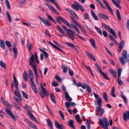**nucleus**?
Segmentation results:
<instances>
[{
  "label": "nucleus",
  "mask_w": 129,
  "mask_h": 129,
  "mask_svg": "<svg viewBox=\"0 0 129 129\" xmlns=\"http://www.w3.org/2000/svg\"><path fill=\"white\" fill-rule=\"evenodd\" d=\"M61 20L67 26L69 27L72 28V26L65 19L63 18L62 17L61 18Z\"/></svg>",
  "instance_id": "a211bd4d"
},
{
  "label": "nucleus",
  "mask_w": 129,
  "mask_h": 129,
  "mask_svg": "<svg viewBox=\"0 0 129 129\" xmlns=\"http://www.w3.org/2000/svg\"><path fill=\"white\" fill-rule=\"evenodd\" d=\"M65 10L69 12L71 14H72L74 12V11L72 10H71L69 8H66Z\"/></svg>",
  "instance_id": "bf43d9fd"
},
{
  "label": "nucleus",
  "mask_w": 129,
  "mask_h": 129,
  "mask_svg": "<svg viewBox=\"0 0 129 129\" xmlns=\"http://www.w3.org/2000/svg\"><path fill=\"white\" fill-rule=\"evenodd\" d=\"M14 93L16 96L20 100H22V99L21 96L15 90L14 91Z\"/></svg>",
  "instance_id": "37998d69"
},
{
  "label": "nucleus",
  "mask_w": 129,
  "mask_h": 129,
  "mask_svg": "<svg viewBox=\"0 0 129 129\" xmlns=\"http://www.w3.org/2000/svg\"><path fill=\"white\" fill-rule=\"evenodd\" d=\"M58 111L61 118L63 120H65V119L64 117L63 114L62 112L60 110H59Z\"/></svg>",
  "instance_id": "8fccbe9b"
},
{
  "label": "nucleus",
  "mask_w": 129,
  "mask_h": 129,
  "mask_svg": "<svg viewBox=\"0 0 129 129\" xmlns=\"http://www.w3.org/2000/svg\"><path fill=\"white\" fill-rule=\"evenodd\" d=\"M65 44L71 47L74 49V51L77 53H79V52L77 50L76 48L75 47V46L73 44L71 43H69L67 42H65Z\"/></svg>",
  "instance_id": "ddd939ff"
},
{
  "label": "nucleus",
  "mask_w": 129,
  "mask_h": 129,
  "mask_svg": "<svg viewBox=\"0 0 129 129\" xmlns=\"http://www.w3.org/2000/svg\"><path fill=\"white\" fill-rule=\"evenodd\" d=\"M61 26H62V28L65 31L66 33H67L68 32H71V33L72 34H73L74 35L75 33L74 31L70 29H68L67 27L66 26H64V25H62Z\"/></svg>",
  "instance_id": "aec40b11"
},
{
  "label": "nucleus",
  "mask_w": 129,
  "mask_h": 129,
  "mask_svg": "<svg viewBox=\"0 0 129 129\" xmlns=\"http://www.w3.org/2000/svg\"><path fill=\"white\" fill-rule=\"evenodd\" d=\"M122 71V68H119L117 71L118 76L117 77H120L121 74V72Z\"/></svg>",
  "instance_id": "de8ad7c7"
},
{
  "label": "nucleus",
  "mask_w": 129,
  "mask_h": 129,
  "mask_svg": "<svg viewBox=\"0 0 129 129\" xmlns=\"http://www.w3.org/2000/svg\"><path fill=\"white\" fill-rule=\"evenodd\" d=\"M100 123L102 127L104 129H108V127L109 126V124L108 121L105 118H103L102 119L101 118L99 119Z\"/></svg>",
  "instance_id": "20e7f679"
},
{
  "label": "nucleus",
  "mask_w": 129,
  "mask_h": 129,
  "mask_svg": "<svg viewBox=\"0 0 129 129\" xmlns=\"http://www.w3.org/2000/svg\"><path fill=\"white\" fill-rule=\"evenodd\" d=\"M5 111L6 113L12 118V119L15 121H16V118L12 112L10 110H8L7 109H5Z\"/></svg>",
  "instance_id": "6e6552de"
},
{
  "label": "nucleus",
  "mask_w": 129,
  "mask_h": 129,
  "mask_svg": "<svg viewBox=\"0 0 129 129\" xmlns=\"http://www.w3.org/2000/svg\"><path fill=\"white\" fill-rule=\"evenodd\" d=\"M48 43L50 44H51L55 48L57 49V50H59V51H60L61 52L64 54H65V55L66 54V53L65 52H63L58 47H57L55 45H54V44H52L51 42L48 41Z\"/></svg>",
  "instance_id": "b1692460"
},
{
  "label": "nucleus",
  "mask_w": 129,
  "mask_h": 129,
  "mask_svg": "<svg viewBox=\"0 0 129 129\" xmlns=\"http://www.w3.org/2000/svg\"><path fill=\"white\" fill-rule=\"evenodd\" d=\"M109 70L111 75L114 77H115L116 74V71L112 69H110Z\"/></svg>",
  "instance_id": "bb28decb"
},
{
  "label": "nucleus",
  "mask_w": 129,
  "mask_h": 129,
  "mask_svg": "<svg viewBox=\"0 0 129 129\" xmlns=\"http://www.w3.org/2000/svg\"><path fill=\"white\" fill-rule=\"evenodd\" d=\"M120 77H117V82L118 84L120 85H122L123 84V82L120 79Z\"/></svg>",
  "instance_id": "3c124183"
},
{
  "label": "nucleus",
  "mask_w": 129,
  "mask_h": 129,
  "mask_svg": "<svg viewBox=\"0 0 129 129\" xmlns=\"http://www.w3.org/2000/svg\"><path fill=\"white\" fill-rule=\"evenodd\" d=\"M86 53L87 55L91 59L94 61H96V59H95L94 56H93L92 54L90 53V52L88 51L86 52Z\"/></svg>",
  "instance_id": "cd10ccee"
},
{
  "label": "nucleus",
  "mask_w": 129,
  "mask_h": 129,
  "mask_svg": "<svg viewBox=\"0 0 129 129\" xmlns=\"http://www.w3.org/2000/svg\"><path fill=\"white\" fill-rule=\"evenodd\" d=\"M102 99L101 97H99L97 99V102L99 105L100 107L102 106Z\"/></svg>",
  "instance_id": "58836bf2"
},
{
  "label": "nucleus",
  "mask_w": 129,
  "mask_h": 129,
  "mask_svg": "<svg viewBox=\"0 0 129 129\" xmlns=\"http://www.w3.org/2000/svg\"><path fill=\"white\" fill-rule=\"evenodd\" d=\"M14 106L16 107L18 110H21V109L20 107L16 103H14Z\"/></svg>",
  "instance_id": "338daca9"
},
{
  "label": "nucleus",
  "mask_w": 129,
  "mask_h": 129,
  "mask_svg": "<svg viewBox=\"0 0 129 129\" xmlns=\"http://www.w3.org/2000/svg\"><path fill=\"white\" fill-rule=\"evenodd\" d=\"M38 17L40 19L42 22L45 25L48 26H49L51 25V24L44 18L41 17L40 16H38Z\"/></svg>",
  "instance_id": "dca6fc26"
},
{
  "label": "nucleus",
  "mask_w": 129,
  "mask_h": 129,
  "mask_svg": "<svg viewBox=\"0 0 129 129\" xmlns=\"http://www.w3.org/2000/svg\"><path fill=\"white\" fill-rule=\"evenodd\" d=\"M55 77L56 80H57L58 82L60 83L61 82V79L59 76H55Z\"/></svg>",
  "instance_id": "680f3d73"
},
{
  "label": "nucleus",
  "mask_w": 129,
  "mask_h": 129,
  "mask_svg": "<svg viewBox=\"0 0 129 129\" xmlns=\"http://www.w3.org/2000/svg\"><path fill=\"white\" fill-rule=\"evenodd\" d=\"M103 0V3L106 6L107 8L109 11L111 13V14L112 15H113V10L111 8L109 4L106 0Z\"/></svg>",
  "instance_id": "1a4fd4ad"
},
{
  "label": "nucleus",
  "mask_w": 129,
  "mask_h": 129,
  "mask_svg": "<svg viewBox=\"0 0 129 129\" xmlns=\"http://www.w3.org/2000/svg\"><path fill=\"white\" fill-rule=\"evenodd\" d=\"M0 46L3 49H5V45L4 42L2 40H0Z\"/></svg>",
  "instance_id": "c9c22d12"
},
{
  "label": "nucleus",
  "mask_w": 129,
  "mask_h": 129,
  "mask_svg": "<svg viewBox=\"0 0 129 129\" xmlns=\"http://www.w3.org/2000/svg\"><path fill=\"white\" fill-rule=\"evenodd\" d=\"M95 65L98 70V71L102 75L103 74V73H104L103 72L102 70L100 68L99 64L97 63H95Z\"/></svg>",
  "instance_id": "2f4dec72"
},
{
  "label": "nucleus",
  "mask_w": 129,
  "mask_h": 129,
  "mask_svg": "<svg viewBox=\"0 0 129 129\" xmlns=\"http://www.w3.org/2000/svg\"><path fill=\"white\" fill-rule=\"evenodd\" d=\"M31 56L29 59V64L33 69L35 74L36 75V79H38V72L37 71V66L34 61V55L31 53Z\"/></svg>",
  "instance_id": "f257e3e1"
},
{
  "label": "nucleus",
  "mask_w": 129,
  "mask_h": 129,
  "mask_svg": "<svg viewBox=\"0 0 129 129\" xmlns=\"http://www.w3.org/2000/svg\"><path fill=\"white\" fill-rule=\"evenodd\" d=\"M23 77L24 79L25 80L26 82H27L28 80L27 75L26 73V72L24 71V73L23 74Z\"/></svg>",
  "instance_id": "ea45409f"
},
{
  "label": "nucleus",
  "mask_w": 129,
  "mask_h": 129,
  "mask_svg": "<svg viewBox=\"0 0 129 129\" xmlns=\"http://www.w3.org/2000/svg\"><path fill=\"white\" fill-rule=\"evenodd\" d=\"M22 93L23 96L26 99L28 98L27 94L25 92L23 91H22Z\"/></svg>",
  "instance_id": "69168bd1"
},
{
  "label": "nucleus",
  "mask_w": 129,
  "mask_h": 129,
  "mask_svg": "<svg viewBox=\"0 0 129 129\" xmlns=\"http://www.w3.org/2000/svg\"><path fill=\"white\" fill-rule=\"evenodd\" d=\"M53 4L55 5L56 8H58L60 11H61V10L60 7L58 5V4L56 3V1L54 3H53Z\"/></svg>",
  "instance_id": "052dcab7"
},
{
  "label": "nucleus",
  "mask_w": 129,
  "mask_h": 129,
  "mask_svg": "<svg viewBox=\"0 0 129 129\" xmlns=\"http://www.w3.org/2000/svg\"><path fill=\"white\" fill-rule=\"evenodd\" d=\"M116 14L118 20L120 21H121V16L119 13V10L118 9L116 10Z\"/></svg>",
  "instance_id": "f704fd0d"
},
{
  "label": "nucleus",
  "mask_w": 129,
  "mask_h": 129,
  "mask_svg": "<svg viewBox=\"0 0 129 129\" xmlns=\"http://www.w3.org/2000/svg\"><path fill=\"white\" fill-rule=\"evenodd\" d=\"M121 97L123 100L124 102L126 104L127 103V101L126 98V97L123 95H122L121 96Z\"/></svg>",
  "instance_id": "0e129e2a"
},
{
  "label": "nucleus",
  "mask_w": 129,
  "mask_h": 129,
  "mask_svg": "<svg viewBox=\"0 0 129 129\" xmlns=\"http://www.w3.org/2000/svg\"><path fill=\"white\" fill-rule=\"evenodd\" d=\"M64 94L65 95V98L66 100L70 102L72 101V98L69 96V95L67 91H65L64 92Z\"/></svg>",
  "instance_id": "393cba45"
},
{
  "label": "nucleus",
  "mask_w": 129,
  "mask_h": 129,
  "mask_svg": "<svg viewBox=\"0 0 129 129\" xmlns=\"http://www.w3.org/2000/svg\"><path fill=\"white\" fill-rule=\"evenodd\" d=\"M5 44L6 45L8 46V47H11L12 46V45L11 43L9 41H6L5 42Z\"/></svg>",
  "instance_id": "864d4df0"
},
{
  "label": "nucleus",
  "mask_w": 129,
  "mask_h": 129,
  "mask_svg": "<svg viewBox=\"0 0 129 129\" xmlns=\"http://www.w3.org/2000/svg\"><path fill=\"white\" fill-rule=\"evenodd\" d=\"M0 65L5 69L6 68L5 64L2 61L0 60Z\"/></svg>",
  "instance_id": "603ef678"
},
{
  "label": "nucleus",
  "mask_w": 129,
  "mask_h": 129,
  "mask_svg": "<svg viewBox=\"0 0 129 129\" xmlns=\"http://www.w3.org/2000/svg\"><path fill=\"white\" fill-rule=\"evenodd\" d=\"M50 98L51 99L52 102L54 103H55L56 102L55 100V95L52 93H51L50 95Z\"/></svg>",
  "instance_id": "c756f323"
},
{
  "label": "nucleus",
  "mask_w": 129,
  "mask_h": 129,
  "mask_svg": "<svg viewBox=\"0 0 129 129\" xmlns=\"http://www.w3.org/2000/svg\"><path fill=\"white\" fill-rule=\"evenodd\" d=\"M115 88L114 87H112V90L111 92V94L113 97L115 98L116 96L114 92Z\"/></svg>",
  "instance_id": "09e8293b"
},
{
  "label": "nucleus",
  "mask_w": 129,
  "mask_h": 129,
  "mask_svg": "<svg viewBox=\"0 0 129 129\" xmlns=\"http://www.w3.org/2000/svg\"><path fill=\"white\" fill-rule=\"evenodd\" d=\"M29 75L30 78L31 88L34 92L35 93H37V90L36 88L35 85L34 83L33 80L34 79L33 73L32 71L30 69H29Z\"/></svg>",
  "instance_id": "7ed1b4c3"
},
{
  "label": "nucleus",
  "mask_w": 129,
  "mask_h": 129,
  "mask_svg": "<svg viewBox=\"0 0 129 129\" xmlns=\"http://www.w3.org/2000/svg\"><path fill=\"white\" fill-rule=\"evenodd\" d=\"M45 4L53 13L57 15H59L58 12L52 6L50 5L49 4L47 3H46Z\"/></svg>",
  "instance_id": "4468645a"
},
{
  "label": "nucleus",
  "mask_w": 129,
  "mask_h": 129,
  "mask_svg": "<svg viewBox=\"0 0 129 129\" xmlns=\"http://www.w3.org/2000/svg\"><path fill=\"white\" fill-rule=\"evenodd\" d=\"M75 117L76 121L80 123H81V121L79 115V114L76 115Z\"/></svg>",
  "instance_id": "79ce46f5"
},
{
  "label": "nucleus",
  "mask_w": 129,
  "mask_h": 129,
  "mask_svg": "<svg viewBox=\"0 0 129 129\" xmlns=\"http://www.w3.org/2000/svg\"><path fill=\"white\" fill-rule=\"evenodd\" d=\"M47 19L48 20H51L53 21L56 24V22L50 15L48 14H47Z\"/></svg>",
  "instance_id": "c03bdc74"
},
{
  "label": "nucleus",
  "mask_w": 129,
  "mask_h": 129,
  "mask_svg": "<svg viewBox=\"0 0 129 129\" xmlns=\"http://www.w3.org/2000/svg\"><path fill=\"white\" fill-rule=\"evenodd\" d=\"M102 75L105 79L108 80H110V78L108 77L106 73H103V74Z\"/></svg>",
  "instance_id": "4d7b16f0"
},
{
  "label": "nucleus",
  "mask_w": 129,
  "mask_h": 129,
  "mask_svg": "<svg viewBox=\"0 0 129 129\" xmlns=\"http://www.w3.org/2000/svg\"><path fill=\"white\" fill-rule=\"evenodd\" d=\"M123 118L126 121L129 120V109L128 111H126L125 112L123 113Z\"/></svg>",
  "instance_id": "9d476101"
},
{
  "label": "nucleus",
  "mask_w": 129,
  "mask_h": 129,
  "mask_svg": "<svg viewBox=\"0 0 129 129\" xmlns=\"http://www.w3.org/2000/svg\"><path fill=\"white\" fill-rule=\"evenodd\" d=\"M13 51L14 53V58L16 59L17 57L18 52L15 45L13 46Z\"/></svg>",
  "instance_id": "5701e85b"
},
{
  "label": "nucleus",
  "mask_w": 129,
  "mask_h": 129,
  "mask_svg": "<svg viewBox=\"0 0 129 129\" xmlns=\"http://www.w3.org/2000/svg\"><path fill=\"white\" fill-rule=\"evenodd\" d=\"M39 49L41 52L43 53V55H44V57L45 58H47L48 56V55L46 52L45 50L42 49L40 48H39Z\"/></svg>",
  "instance_id": "4c0bfd02"
},
{
  "label": "nucleus",
  "mask_w": 129,
  "mask_h": 129,
  "mask_svg": "<svg viewBox=\"0 0 129 129\" xmlns=\"http://www.w3.org/2000/svg\"><path fill=\"white\" fill-rule=\"evenodd\" d=\"M91 13L94 19L96 20H98V18L96 15L95 14L92 10H91Z\"/></svg>",
  "instance_id": "473e14b6"
},
{
  "label": "nucleus",
  "mask_w": 129,
  "mask_h": 129,
  "mask_svg": "<svg viewBox=\"0 0 129 129\" xmlns=\"http://www.w3.org/2000/svg\"><path fill=\"white\" fill-rule=\"evenodd\" d=\"M66 106L67 108H70V106L74 107L76 105L75 103L73 102H66L65 103Z\"/></svg>",
  "instance_id": "f3484780"
},
{
  "label": "nucleus",
  "mask_w": 129,
  "mask_h": 129,
  "mask_svg": "<svg viewBox=\"0 0 129 129\" xmlns=\"http://www.w3.org/2000/svg\"><path fill=\"white\" fill-rule=\"evenodd\" d=\"M103 96L105 101L107 102L108 100V96L107 94L105 92H103Z\"/></svg>",
  "instance_id": "e433bc0d"
},
{
  "label": "nucleus",
  "mask_w": 129,
  "mask_h": 129,
  "mask_svg": "<svg viewBox=\"0 0 129 129\" xmlns=\"http://www.w3.org/2000/svg\"><path fill=\"white\" fill-rule=\"evenodd\" d=\"M111 1L114 5L120 9H121V6L118 4V3H117L115 1V0H111Z\"/></svg>",
  "instance_id": "72a5a7b5"
},
{
  "label": "nucleus",
  "mask_w": 129,
  "mask_h": 129,
  "mask_svg": "<svg viewBox=\"0 0 129 129\" xmlns=\"http://www.w3.org/2000/svg\"><path fill=\"white\" fill-rule=\"evenodd\" d=\"M1 100L3 103L9 109H12L11 106L10 105L9 103L6 101L5 100L3 97H1Z\"/></svg>",
  "instance_id": "2eb2a0df"
},
{
  "label": "nucleus",
  "mask_w": 129,
  "mask_h": 129,
  "mask_svg": "<svg viewBox=\"0 0 129 129\" xmlns=\"http://www.w3.org/2000/svg\"><path fill=\"white\" fill-rule=\"evenodd\" d=\"M29 123L30 125L31 126V127L36 129H37V128L36 126L34 124L31 123L30 122H29Z\"/></svg>",
  "instance_id": "e2e57ef3"
},
{
  "label": "nucleus",
  "mask_w": 129,
  "mask_h": 129,
  "mask_svg": "<svg viewBox=\"0 0 129 129\" xmlns=\"http://www.w3.org/2000/svg\"><path fill=\"white\" fill-rule=\"evenodd\" d=\"M89 40L92 47L95 49H96L97 47L94 40L92 38H90Z\"/></svg>",
  "instance_id": "4be33fe9"
},
{
  "label": "nucleus",
  "mask_w": 129,
  "mask_h": 129,
  "mask_svg": "<svg viewBox=\"0 0 129 129\" xmlns=\"http://www.w3.org/2000/svg\"><path fill=\"white\" fill-rule=\"evenodd\" d=\"M70 18L71 19L73 22L78 27L80 25L79 23L73 17H71Z\"/></svg>",
  "instance_id": "7c9ffc66"
},
{
  "label": "nucleus",
  "mask_w": 129,
  "mask_h": 129,
  "mask_svg": "<svg viewBox=\"0 0 129 129\" xmlns=\"http://www.w3.org/2000/svg\"><path fill=\"white\" fill-rule=\"evenodd\" d=\"M56 27L59 31L62 34H64V33L61 27L58 25H57Z\"/></svg>",
  "instance_id": "49530a36"
},
{
  "label": "nucleus",
  "mask_w": 129,
  "mask_h": 129,
  "mask_svg": "<svg viewBox=\"0 0 129 129\" xmlns=\"http://www.w3.org/2000/svg\"><path fill=\"white\" fill-rule=\"evenodd\" d=\"M40 86L41 89L39 91V93L40 95L43 98L44 97L45 95L48 96L49 94L47 89L43 87L42 83L41 84Z\"/></svg>",
  "instance_id": "423d86ee"
},
{
  "label": "nucleus",
  "mask_w": 129,
  "mask_h": 129,
  "mask_svg": "<svg viewBox=\"0 0 129 129\" xmlns=\"http://www.w3.org/2000/svg\"><path fill=\"white\" fill-rule=\"evenodd\" d=\"M101 24L103 27H104L106 28L111 33L113 36H114L115 39L117 38V36L114 30L112 29L111 28L105 23H102Z\"/></svg>",
  "instance_id": "0eeeda50"
},
{
  "label": "nucleus",
  "mask_w": 129,
  "mask_h": 129,
  "mask_svg": "<svg viewBox=\"0 0 129 129\" xmlns=\"http://www.w3.org/2000/svg\"><path fill=\"white\" fill-rule=\"evenodd\" d=\"M95 27L98 32L101 35H102V33L101 30L96 26H95Z\"/></svg>",
  "instance_id": "5fc2aeb1"
},
{
  "label": "nucleus",
  "mask_w": 129,
  "mask_h": 129,
  "mask_svg": "<svg viewBox=\"0 0 129 129\" xmlns=\"http://www.w3.org/2000/svg\"><path fill=\"white\" fill-rule=\"evenodd\" d=\"M55 127L58 129H63V126L62 124H59L58 122L56 120L55 121Z\"/></svg>",
  "instance_id": "6ab92c4d"
},
{
  "label": "nucleus",
  "mask_w": 129,
  "mask_h": 129,
  "mask_svg": "<svg viewBox=\"0 0 129 129\" xmlns=\"http://www.w3.org/2000/svg\"><path fill=\"white\" fill-rule=\"evenodd\" d=\"M98 17L100 18L103 19L104 20L109 19V17L108 15H105V14L100 13L98 14Z\"/></svg>",
  "instance_id": "9b49d317"
},
{
  "label": "nucleus",
  "mask_w": 129,
  "mask_h": 129,
  "mask_svg": "<svg viewBox=\"0 0 129 129\" xmlns=\"http://www.w3.org/2000/svg\"><path fill=\"white\" fill-rule=\"evenodd\" d=\"M6 14L7 16V18L9 22H11L12 21L9 12L7 11L6 12Z\"/></svg>",
  "instance_id": "a19ab883"
},
{
  "label": "nucleus",
  "mask_w": 129,
  "mask_h": 129,
  "mask_svg": "<svg viewBox=\"0 0 129 129\" xmlns=\"http://www.w3.org/2000/svg\"><path fill=\"white\" fill-rule=\"evenodd\" d=\"M47 124L51 129H53V123L51 120L48 118L46 120Z\"/></svg>",
  "instance_id": "412c9836"
},
{
  "label": "nucleus",
  "mask_w": 129,
  "mask_h": 129,
  "mask_svg": "<svg viewBox=\"0 0 129 129\" xmlns=\"http://www.w3.org/2000/svg\"><path fill=\"white\" fill-rule=\"evenodd\" d=\"M67 36L69 37L72 40H73L74 39V37L69 32L67 33Z\"/></svg>",
  "instance_id": "a18cd8bd"
},
{
  "label": "nucleus",
  "mask_w": 129,
  "mask_h": 129,
  "mask_svg": "<svg viewBox=\"0 0 129 129\" xmlns=\"http://www.w3.org/2000/svg\"><path fill=\"white\" fill-rule=\"evenodd\" d=\"M99 4L101 7L103 9H106V8L103 4L100 1L98 3Z\"/></svg>",
  "instance_id": "774afa93"
},
{
  "label": "nucleus",
  "mask_w": 129,
  "mask_h": 129,
  "mask_svg": "<svg viewBox=\"0 0 129 129\" xmlns=\"http://www.w3.org/2000/svg\"><path fill=\"white\" fill-rule=\"evenodd\" d=\"M118 46L119 50L118 52H120L122 50L124 45V42L123 41H121L120 42L119 44H117Z\"/></svg>",
  "instance_id": "f8f14e48"
},
{
  "label": "nucleus",
  "mask_w": 129,
  "mask_h": 129,
  "mask_svg": "<svg viewBox=\"0 0 129 129\" xmlns=\"http://www.w3.org/2000/svg\"><path fill=\"white\" fill-rule=\"evenodd\" d=\"M74 123V122L73 120L72 119H71L70 120L68 121V125L70 126L73 129H74L75 128L73 125Z\"/></svg>",
  "instance_id": "a878e982"
},
{
  "label": "nucleus",
  "mask_w": 129,
  "mask_h": 129,
  "mask_svg": "<svg viewBox=\"0 0 129 129\" xmlns=\"http://www.w3.org/2000/svg\"><path fill=\"white\" fill-rule=\"evenodd\" d=\"M24 108L27 111L28 115L29 118L31 119L38 124V121L37 120L36 118L33 115L31 111L30 110V108L29 106L27 105H25L24 106Z\"/></svg>",
  "instance_id": "39448f33"
},
{
  "label": "nucleus",
  "mask_w": 129,
  "mask_h": 129,
  "mask_svg": "<svg viewBox=\"0 0 129 129\" xmlns=\"http://www.w3.org/2000/svg\"><path fill=\"white\" fill-rule=\"evenodd\" d=\"M87 91L90 94L91 92V90L90 89L89 86L87 85L86 86Z\"/></svg>",
  "instance_id": "6e6d98bb"
},
{
  "label": "nucleus",
  "mask_w": 129,
  "mask_h": 129,
  "mask_svg": "<svg viewBox=\"0 0 129 129\" xmlns=\"http://www.w3.org/2000/svg\"><path fill=\"white\" fill-rule=\"evenodd\" d=\"M74 3L77 5V6L78 7L80 10L82 11L83 12L84 11V9L82 5H80L79 3L77 2H75Z\"/></svg>",
  "instance_id": "c85d7f7f"
},
{
  "label": "nucleus",
  "mask_w": 129,
  "mask_h": 129,
  "mask_svg": "<svg viewBox=\"0 0 129 129\" xmlns=\"http://www.w3.org/2000/svg\"><path fill=\"white\" fill-rule=\"evenodd\" d=\"M102 75L105 79L108 80H110V78L108 77L106 73H103V74Z\"/></svg>",
  "instance_id": "13d9d810"
},
{
  "label": "nucleus",
  "mask_w": 129,
  "mask_h": 129,
  "mask_svg": "<svg viewBox=\"0 0 129 129\" xmlns=\"http://www.w3.org/2000/svg\"><path fill=\"white\" fill-rule=\"evenodd\" d=\"M127 51L125 50H124L122 52V57H119V59L121 64L124 65L125 63L124 59H126V62H129V54L128 56H127Z\"/></svg>",
  "instance_id": "f03ea898"
}]
</instances>
